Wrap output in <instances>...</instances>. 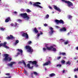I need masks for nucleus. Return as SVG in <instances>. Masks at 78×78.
<instances>
[{
    "instance_id": "obj_43",
    "label": "nucleus",
    "mask_w": 78,
    "mask_h": 78,
    "mask_svg": "<svg viewBox=\"0 0 78 78\" xmlns=\"http://www.w3.org/2000/svg\"><path fill=\"white\" fill-rule=\"evenodd\" d=\"M55 27L56 28H60V27L59 26H55Z\"/></svg>"
},
{
    "instance_id": "obj_61",
    "label": "nucleus",
    "mask_w": 78,
    "mask_h": 78,
    "mask_svg": "<svg viewBox=\"0 0 78 78\" xmlns=\"http://www.w3.org/2000/svg\"><path fill=\"white\" fill-rule=\"evenodd\" d=\"M20 2H23V1H22V0H20Z\"/></svg>"
},
{
    "instance_id": "obj_56",
    "label": "nucleus",
    "mask_w": 78,
    "mask_h": 78,
    "mask_svg": "<svg viewBox=\"0 0 78 78\" xmlns=\"http://www.w3.org/2000/svg\"><path fill=\"white\" fill-rule=\"evenodd\" d=\"M30 4H31V5H32V2H30Z\"/></svg>"
},
{
    "instance_id": "obj_5",
    "label": "nucleus",
    "mask_w": 78,
    "mask_h": 78,
    "mask_svg": "<svg viewBox=\"0 0 78 78\" xmlns=\"http://www.w3.org/2000/svg\"><path fill=\"white\" fill-rule=\"evenodd\" d=\"M62 1L65 3H67L68 7H71V6H72L73 5V3L69 1H66V0H62Z\"/></svg>"
},
{
    "instance_id": "obj_46",
    "label": "nucleus",
    "mask_w": 78,
    "mask_h": 78,
    "mask_svg": "<svg viewBox=\"0 0 78 78\" xmlns=\"http://www.w3.org/2000/svg\"><path fill=\"white\" fill-rule=\"evenodd\" d=\"M26 75H27V76H28V73H26L25 74Z\"/></svg>"
},
{
    "instance_id": "obj_31",
    "label": "nucleus",
    "mask_w": 78,
    "mask_h": 78,
    "mask_svg": "<svg viewBox=\"0 0 78 78\" xmlns=\"http://www.w3.org/2000/svg\"><path fill=\"white\" fill-rule=\"evenodd\" d=\"M56 67H61V64H58L56 65Z\"/></svg>"
},
{
    "instance_id": "obj_20",
    "label": "nucleus",
    "mask_w": 78,
    "mask_h": 78,
    "mask_svg": "<svg viewBox=\"0 0 78 78\" xmlns=\"http://www.w3.org/2000/svg\"><path fill=\"white\" fill-rule=\"evenodd\" d=\"M49 76H51V77H52V76H55L56 75L54 73H52L50 74Z\"/></svg>"
},
{
    "instance_id": "obj_10",
    "label": "nucleus",
    "mask_w": 78,
    "mask_h": 78,
    "mask_svg": "<svg viewBox=\"0 0 78 78\" xmlns=\"http://www.w3.org/2000/svg\"><path fill=\"white\" fill-rule=\"evenodd\" d=\"M22 36L23 37H25L26 39H28L29 38L28 35L27 33H23L22 34Z\"/></svg>"
},
{
    "instance_id": "obj_51",
    "label": "nucleus",
    "mask_w": 78,
    "mask_h": 78,
    "mask_svg": "<svg viewBox=\"0 0 78 78\" xmlns=\"http://www.w3.org/2000/svg\"><path fill=\"white\" fill-rule=\"evenodd\" d=\"M11 78V76H10L9 77H5V78Z\"/></svg>"
},
{
    "instance_id": "obj_37",
    "label": "nucleus",
    "mask_w": 78,
    "mask_h": 78,
    "mask_svg": "<svg viewBox=\"0 0 78 78\" xmlns=\"http://www.w3.org/2000/svg\"><path fill=\"white\" fill-rule=\"evenodd\" d=\"M43 50H44V51H45L46 50V48H43Z\"/></svg>"
},
{
    "instance_id": "obj_32",
    "label": "nucleus",
    "mask_w": 78,
    "mask_h": 78,
    "mask_svg": "<svg viewBox=\"0 0 78 78\" xmlns=\"http://www.w3.org/2000/svg\"><path fill=\"white\" fill-rule=\"evenodd\" d=\"M33 73L34 75H38V73L36 72H34Z\"/></svg>"
},
{
    "instance_id": "obj_63",
    "label": "nucleus",
    "mask_w": 78,
    "mask_h": 78,
    "mask_svg": "<svg viewBox=\"0 0 78 78\" xmlns=\"http://www.w3.org/2000/svg\"><path fill=\"white\" fill-rule=\"evenodd\" d=\"M72 9H73V7H72Z\"/></svg>"
},
{
    "instance_id": "obj_53",
    "label": "nucleus",
    "mask_w": 78,
    "mask_h": 78,
    "mask_svg": "<svg viewBox=\"0 0 78 78\" xmlns=\"http://www.w3.org/2000/svg\"><path fill=\"white\" fill-rule=\"evenodd\" d=\"M63 73H64L65 72V70H62Z\"/></svg>"
},
{
    "instance_id": "obj_17",
    "label": "nucleus",
    "mask_w": 78,
    "mask_h": 78,
    "mask_svg": "<svg viewBox=\"0 0 78 78\" xmlns=\"http://www.w3.org/2000/svg\"><path fill=\"white\" fill-rule=\"evenodd\" d=\"M60 31H66V28L65 27H63L62 29H60Z\"/></svg>"
},
{
    "instance_id": "obj_3",
    "label": "nucleus",
    "mask_w": 78,
    "mask_h": 78,
    "mask_svg": "<svg viewBox=\"0 0 78 78\" xmlns=\"http://www.w3.org/2000/svg\"><path fill=\"white\" fill-rule=\"evenodd\" d=\"M20 15L21 17H23V19H25L27 20H28L30 19V17L28 16V14L26 13H21Z\"/></svg>"
},
{
    "instance_id": "obj_29",
    "label": "nucleus",
    "mask_w": 78,
    "mask_h": 78,
    "mask_svg": "<svg viewBox=\"0 0 78 78\" xmlns=\"http://www.w3.org/2000/svg\"><path fill=\"white\" fill-rule=\"evenodd\" d=\"M68 42H69V41H67L64 42V44L65 45H67V44H68Z\"/></svg>"
},
{
    "instance_id": "obj_25",
    "label": "nucleus",
    "mask_w": 78,
    "mask_h": 78,
    "mask_svg": "<svg viewBox=\"0 0 78 78\" xmlns=\"http://www.w3.org/2000/svg\"><path fill=\"white\" fill-rule=\"evenodd\" d=\"M18 24H17V23H15V25H14V24H13V23H12L11 24V25L12 26H17V25H18Z\"/></svg>"
},
{
    "instance_id": "obj_9",
    "label": "nucleus",
    "mask_w": 78,
    "mask_h": 78,
    "mask_svg": "<svg viewBox=\"0 0 78 78\" xmlns=\"http://www.w3.org/2000/svg\"><path fill=\"white\" fill-rule=\"evenodd\" d=\"M1 42V41H0V43ZM6 42H5L4 44L3 43H1L0 44V47H4V48H9V47L8 46L6 45Z\"/></svg>"
},
{
    "instance_id": "obj_30",
    "label": "nucleus",
    "mask_w": 78,
    "mask_h": 78,
    "mask_svg": "<svg viewBox=\"0 0 78 78\" xmlns=\"http://www.w3.org/2000/svg\"><path fill=\"white\" fill-rule=\"evenodd\" d=\"M13 14H14L15 16H16L17 14V12L15 11L13 12Z\"/></svg>"
},
{
    "instance_id": "obj_4",
    "label": "nucleus",
    "mask_w": 78,
    "mask_h": 78,
    "mask_svg": "<svg viewBox=\"0 0 78 78\" xmlns=\"http://www.w3.org/2000/svg\"><path fill=\"white\" fill-rule=\"evenodd\" d=\"M25 48L26 50H27L28 52H30L31 53H32V52L33 51V49L31 48L30 45H26L25 47Z\"/></svg>"
},
{
    "instance_id": "obj_16",
    "label": "nucleus",
    "mask_w": 78,
    "mask_h": 78,
    "mask_svg": "<svg viewBox=\"0 0 78 78\" xmlns=\"http://www.w3.org/2000/svg\"><path fill=\"white\" fill-rule=\"evenodd\" d=\"M27 67L30 69H33V66H32L31 67H30V63H28L27 65Z\"/></svg>"
},
{
    "instance_id": "obj_47",
    "label": "nucleus",
    "mask_w": 78,
    "mask_h": 78,
    "mask_svg": "<svg viewBox=\"0 0 78 78\" xmlns=\"http://www.w3.org/2000/svg\"><path fill=\"white\" fill-rule=\"evenodd\" d=\"M27 73V72L26 71H24V73L25 74V73Z\"/></svg>"
},
{
    "instance_id": "obj_26",
    "label": "nucleus",
    "mask_w": 78,
    "mask_h": 78,
    "mask_svg": "<svg viewBox=\"0 0 78 78\" xmlns=\"http://www.w3.org/2000/svg\"><path fill=\"white\" fill-rule=\"evenodd\" d=\"M17 51H19V52L17 53V55H16V56H18V55H19L20 54V50L19 49H17Z\"/></svg>"
},
{
    "instance_id": "obj_57",
    "label": "nucleus",
    "mask_w": 78,
    "mask_h": 78,
    "mask_svg": "<svg viewBox=\"0 0 78 78\" xmlns=\"http://www.w3.org/2000/svg\"><path fill=\"white\" fill-rule=\"evenodd\" d=\"M60 40V41H62L63 40V39H61Z\"/></svg>"
},
{
    "instance_id": "obj_41",
    "label": "nucleus",
    "mask_w": 78,
    "mask_h": 78,
    "mask_svg": "<svg viewBox=\"0 0 78 78\" xmlns=\"http://www.w3.org/2000/svg\"><path fill=\"white\" fill-rule=\"evenodd\" d=\"M40 35H42V34H43V33L41 31H40Z\"/></svg>"
},
{
    "instance_id": "obj_38",
    "label": "nucleus",
    "mask_w": 78,
    "mask_h": 78,
    "mask_svg": "<svg viewBox=\"0 0 78 78\" xmlns=\"http://www.w3.org/2000/svg\"><path fill=\"white\" fill-rule=\"evenodd\" d=\"M37 37H39V36H40V35H41L40 34H37Z\"/></svg>"
},
{
    "instance_id": "obj_54",
    "label": "nucleus",
    "mask_w": 78,
    "mask_h": 78,
    "mask_svg": "<svg viewBox=\"0 0 78 78\" xmlns=\"http://www.w3.org/2000/svg\"><path fill=\"white\" fill-rule=\"evenodd\" d=\"M62 42H65V40L63 39V40H62Z\"/></svg>"
},
{
    "instance_id": "obj_23",
    "label": "nucleus",
    "mask_w": 78,
    "mask_h": 78,
    "mask_svg": "<svg viewBox=\"0 0 78 78\" xmlns=\"http://www.w3.org/2000/svg\"><path fill=\"white\" fill-rule=\"evenodd\" d=\"M19 41L18 40H16V42L14 43V45H17V44L19 43Z\"/></svg>"
},
{
    "instance_id": "obj_11",
    "label": "nucleus",
    "mask_w": 78,
    "mask_h": 78,
    "mask_svg": "<svg viewBox=\"0 0 78 78\" xmlns=\"http://www.w3.org/2000/svg\"><path fill=\"white\" fill-rule=\"evenodd\" d=\"M49 29L51 30V32L49 31V33H50V35H52L53 33H54V30H53V28L51 27H49Z\"/></svg>"
},
{
    "instance_id": "obj_27",
    "label": "nucleus",
    "mask_w": 78,
    "mask_h": 78,
    "mask_svg": "<svg viewBox=\"0 0 78 78\" xmlns=\"http://www.w3.org/2000/svg\"><path fill=\"white\" fill-rule=\"evenodd\" d=\"M20 55H23L22 53H23V51L22 50L20 49Z\"/></svg>"
},
{
    "instance_id": "obj_45",
    "label": "nucleus",
    "mask_w": 78,
    "mask_h": 78,
    "mask_svg": "<svg viewBox=\"0 0 78 78\" xmlns=\"http://www.w3.org/2000/svg\"><path fill=\"white\" fill-rule=\"evenodd\" d=\"M33 73H31V75L32 76V77H33Z\"/></svg>"
},
{
    "instance_id": "obj_14",
    "label": "nucleus",
    "mask_w": 78,
    "mask_h": 78,
    "mask_svg": "<svg viewBox=\"0 0 78 78\" xmlns=\"http://www.w3.org/2000/svg\"><path fill=\"white\" fill-rule=\"evenodd\" d=\"M51 64V62L50 61L48 60V61L46 63L43 64V66H48V65H49Z\"/></svg>"
},
{
    "instance_id": "obj_8",
    "label": "nucleus",
    "mask_w": 78,
    "mask_h": 78,
    "mask_svg": "<svg viewBox=\"0 0 78 78\" xmlns=\"http://www.w3.org/2000/svg\"><path fill=\"white\" fill-rule=\"evenodd\" d=\"M29 63H31L32 65H35V66H36L37 67H38V65L37 64V62L34 61H29L28 62Z\"/></svg>"
},
{
    "instance_id": "obj_52",
    "label": "nucleus",
    "mask_w": 78,
    "mask_h": 78,
    "mask_svg": "<svg viewBox=\"0 0 78 78\" xmlns=\"http://www.w3.org/2000/svg\"><path fill=\"white\" fill-rule=\"evenodd\" d=\"M75 78H77V76L76 75H75Z\"/></svg>"
},
{
    "instance_id": "obj_1",
    "label": "nucleus",
    "mask_w": 78,
    "mask_h": 78,
    "mask_svg": "<svg viewBox=\"0 0 78 78\" xmlns=\"http://www.w3.org/2000/svg\"><path fill=\"white\" fill-rule=\"evenodd\" d=\"M4 56H5V58L3 59V61H10L12 59V58L10 57L9 56V55L7 54H4Z\"/></svg>"
},
{
    "instance_id": "obj_15",
    "label": "nucleus",
    "mask_w": 78,
    "mask_h": 78,
    "mask_svg": "<svg viewBox=\"0 0 78 78\" xmlns=\"http://www.w3.org/2000/svg\"><path fill=\"white\" fill-rule=\"evenodd\" d=\"M7 39H14L15 37H14L12 35H10V37L8 36V37H7Z\"/></svg>"
},
{
    "instance_id": "obj_50",
    "label": "nucleus",
    "mask_w": 78,
    "mask_h": 78,
    "mask_svg": "<svg viewBox=\"0 0 78 78\" xmlns=\"http://www.w3.org/2000/svg\"><path fill=\"white\" fill-rule=\"evenodd\" d=\"M76 49L78 50V46L76 47Z\"/></svg>"
},
{
    "instance_id": "obj_44",
    "label": "nucleus",
    "mask_w": 78,
    "mask_h": 78,
    "mask_svg": "<svg viewBox=\"0 0 78 78\" xmlns=\"http://www.w3.org/2000/svg\"><path fill=\"white\" fill-rule=\"evenodd\" d=\"M49 9H53L52 8V7H51L50 6H49Z\"/></svg>"
},
{
    "instance_id": "obj_24",
    "label": "nucleus",
    "mask_w": 78,
    "mask_h": 78,
    "mask_svg": "<svg viewBox=\"0 0 78 78\" xmlns=\"http://www.w3.org/2000/svg\"><path fill=\"white\" fill-rule=\"evenodd\" d=\"M71 64V63H70V61H68L66 63V65H69V66H70Z\"/></svg>"
},
{
    "instance_id": "obj_6",
    "label": "nucleus",
    "mask_w": 78,
    "mask_h": 78,
    "mask_svg": "<svg viewBox=\"0 0 78 78\" xmlns=\"http://www.w3.org/2000/svg\"><path fill=\"white\" fill-rule=\"evenodd\" d=\"M55 22L57 24H59V23L60 24H62L63 25L64 23V22L62 20H55Z\"/></svg>"
},
{
    "instance_id": "obj_59",
    "label": "nucleus",
    "mask_w": 78,
    "mask_h": 78,
    "mask_svg": "<svg viewBox=\"0 0 78 78\" xmlns=\"http://www.w3.org/2000/svg\"><path fill=\"white\" fill-rule=\"evenodd\" d=\"M17 21H18V22H20V20H18Z\"/></svg>"
},
{
    "instance_id": "obj_35",
    "label": "nucleus",
    "mask_w": 78,
    "mask_h": 78,
    "mask_svg": "<svg viewBox=\"0 0 78 78\" xmlns=\"http://www.w3.org/2000/svg\"><path fill=\"white\" fill-rule=\"evenodd\" d=\"M1 30H2V31H3L4 30H5V28H0Z\"/></svg>"
},
{
    "instance_id": "obj_22",
    "label": "nucleus",
    "mask_w": 78,
    "mask_h": 78,
    "mask_svg": "<svg viewBox=\"0 0 78 78\" xmlns=\"http://www.w3.org/2000/svg\"><path fill=\"white\" fill-rule=\"evenodd\" d=\"M9 20H10V18L9 17L6 19V20H5V22H8L9 21Z\"/></svg>"
},
{
    "instance_id": "obj_60",
    "label": "nucleus",
    "mask_w": 78,
    "mask_h": 78,
    "mask_svg": "<svg viewBox=\"0 0 78 78\" xmlns=\"http://www.w3.org/2000/svg\"><path fill=\"white\" fill-rule=\"evenodd\" d=\"M45 70H47V68H45Z\"/></svg>"
},
{
    "instance_id": "obj_18",
    "label": "nucleus",
    "mask_w": 78,
    "mask_h": 78,
    "mask_svg": "<svg viewBox=\"0 0 78 78\" xmlns=\"http://www.w3.org/2000/svg\"><path fill=\"white\" fill-rule=\"evenodd\" d=\"M34 31L35 33H39V31L37 30V29L36 28V27H35L34 29Z\"/></svg>"
},
{
    "instance_id": "obj_62",
    "label": "nucleus",
    "mask_w": 78,
    "mask_h": 78,
    "mask_svg": "<svg viewBox=\"0 0 78 78\" xmlns=\"http://www.w3.org/2000/svg\"><path fill=\"white\" fill-rule=\"evenodd\" d=\"M20 21H21L22 20H20Z\"/></svg>"
},
{
    "instance_id": "obj_33",
    "label": "nucleus",
    "mask_w": 78,
    "mask_h": 78,
    "mask_svg": "<svg viewBox=\"0 0 78 78\" xmlns=\"http://www.w3.org/2000/svg\"><path fill=\"white\" fill-rule=\"evenodd\" d=\"M48 17H49V15H48V14L46 15L45 16V18L47 19L48 18Z\"/></svg>"
},
{
    "instance_id": "obj_19",
    "label": "nucleus",
    "mask_w": 78,
    "mask_h": 78,
    "mask_svg": "<svg viewBox=\"0 0 78 78\" xmlns=\"http://www.w3.org/2000/svg\"><path fill=\"white\" fill-rule=\"evenodd\" d=\"M22 62H20V63H23V64L24 65L25 67H27V65H26V63L25 62V61L24 60H23Z\"/></svg>"
},
{
    "instance_id": "obj_12",
    "label": "nucleus",
    "mask_w": 78,
    "mask_h": 78,
    "mask_svg": "<svg viewBox=\"0 0 78 78\" xmlns=\"http://www.w3.org/2000/svg\"><path fill=\"white\" fill-rule=\"evenodd\" d=\"M54 8L55 9V10H56L58 11H59V12H61V10L59 8H58L57 6L56 5H54Z\"/></svg>"
},
{
    "instance_id": "obj_55",
    "label": "nucleus",
    "mask_w": 78,
    "mask_h": 78,
    "mask_svg": "<svg viewBox=\"0 0 78 78\" xmlns=\"http://www.w3.org/2000/svg\"><path fill=\"white\" fill-rule=\"evenodd\" d=\"M38 28H39V30H41V27H39Z\"/></svg>"
},
{
    "instance_id": "obj_48",
    "label": "nucleus",
    "mask_w": 78,
    "mask_h": 78,
    "mask_svg": "<svg viewBox=\"0 0 78 78\" xmlns=\"http://www.w3.org/2000/svg\"><path fill=\"white\" fill-rule=\"evenodd\" d=\"M5 75H9V73L6 74Z\"/></svg>"
},
{
    "instance_id": "obj_40",
    "label": "nucleus",
    "mask_w": 78,
    "mask_h": 78,
    "mask_svg": "<svg viewBox=\"0 0 78 78\" xmlns=\"http://www.w3.org/2000/svg\"><path fill=\"white\" fill-rule=\"evenodd\" d=\"M44 27H47V26H48V24H44Z\"/></svg>"
},
{
    "instance_id": "obj_49",
    "label": "nucleus",
    "mask_w": 78,
    "mask_h": 78,
    "mask_svg": "<svg viewBox=\"0 0 78 78\" xmlns=\"http://www.w3.org/2000/svg\"><path fill=\"white\" fill-rule=\"evenodd\" d=\"M62 52H60V55H62Z\"/></svg>"
},
{
    "instance_id": "obj_13",
    "label": "nucleus",
    "mask_w": 78,
    "mask_h": 78,
    "mask_svg": "<svg viewBox=\"0 0 78 78\" xmlns=\"http://www.w3.org/2000/svg\"><path fill=\"white\" fill-rule=\"evenodd\" d=\"M16 63L15 62H12L10 63H9L8 64V66H9V67H12V65H14V64H15Z\"/></svg>"
},
{
    "instance_id": "obj_42",
    "label": "nucleus",
    "mask_w": 78,
    "mask_h": 78,
    "mask_svg": "<svg viewBox=\"0 0 78 78\" xmlns=\"http://www.w3.org/2000/svg\"><path fill=\"white\" fill-rule=\"evenodd\" d=\"M61 58V56H59L58 57H57V59H59Z\"/></svg>"
},
{
    "instance_id": "obj_39",
    "label": "nucleus",
    "mask_w": 78,
    "mask_h": 78,
    "mask_svg": "<svg viewBox=\"0 0 78 78\" xmlns=\"http://www.w3.org/2000/svg\"><path fill=\"white\" fill-rule=\"evenodd\" d=\"M28 44H31L32 42H31V41H28Z\"/></svg>"
},
{
    "instance_id": "obj_36",
    "label": "nucleus",
    "mask_w": 78,
    "mask_h": 78,
    "mask_svg": "<svg viewBox=\"0 0 78 78\" xmlns=\"http://www.w3.org/2000/svg\"><path fill=\"white\" fill-rule=\"evenodd\" d=\"M61 63H62L63 64H64L65 63V61L64 60H62L61 61Z\"/></svg>"
},
{
    "instance_id": "obj_58",
    "label": "nucleus",
    "mask_w": 78,
    "mask_h": 78,
    "mask_svg": "<svg viewBox=\"0 0 78 78\" xmlns=\"http://www.w3.org/2000/svg\"><path fill=\"white\" fill-rule=\"evenodd\" d=\"M70 34V32H69L68 33V35H69Z\"/></svg>"
},
{
    "instance_id": "obj_34",
    "label": "nucleus",
    "mask_w": 78,
    "mask_h": 78,
    "mask_svg": "<svg viewBox=\"0 0 78 78\" xmlns=\"http://www.w3.org/2000/svg\"><path fill=\"white\" fill-rule=\"evenodd\" d=\"M62 55L63 56H66V53L65 52H62Z\"/></svg>"
},
{
    "instance_id": "obj_21",
    "label": "nucleus",
    "mask_w": 78,
    "mask_h": 78,
    "mask_svg": "<svg viewBox=\"0 0 78 78\" xmlns=\"http://www.w3.org/2000/svg\"><path fill=\"white\" fill-rule=\"evenodd\" d=\"M72 17L73 16H72L70 15H68V19H69V20H71V19H72Z\"/></svg>"
},
{
    "instance_id": "obj_2",
    "label": "nucleus",
    "mask_w": 78,
    "mask_h": 78,
    "mask_svg": "<svg viewBox=\"0 0 78 78\" xmlns=\"http://www.w3.org/2000/svg\"><path fill=\"white\" fill-rule=\"evenodd\" d=\"M47 44H46L45 47H46V49L48 50H52L53 51H56V49L55 48L53 47V46H51L50 47L47 46Z\"/></svg>"
},
{
    "instance_id": "obj_28",
    "label": "nucleus",
    "mask_w": 78,
    "mask_h": 78,
    "mask_svg": "<svg viewBox=\"0 0 78 78\" xmlns=\"http://www.w3.org/2000/svg\"><path fill=\"white\" fill-rule=\"evenodd\" d=\"M26 11L27 12H31V11L29 9H27Z\"/></svg>"
},
{
    "instance_id": "obj_64",
    "label": "nucleus",
    "mask_w": 78,
    "mask_h": 78,
    "mask_svg": "<svg viewBox=\"0 0 78 78\" xmlns=\"http://www.w3.org/2000/svg\"><path fill=\"white\" fill-rule=\"evenodd\" d=\"M51 58V57H49V58Z\"/></svg>"
},
{
    "instance_id": "obj_7",
    "label": "nucleus",
    "mask_w": 78,
    "mask_h": 78,
    "mask_svg": "<svg viewBox=\"0 0 78 78\" xmlns=\"http://www.w3.org/2000/svg\"><path fill=\"white\" fill-rule=\"evenodd\" d=\"M41 3H40V2H35V3L33 4V6H37V7H38L40 8H43L42 6H40L39 5H41Z\"/></svg>"
}]
</instances>
